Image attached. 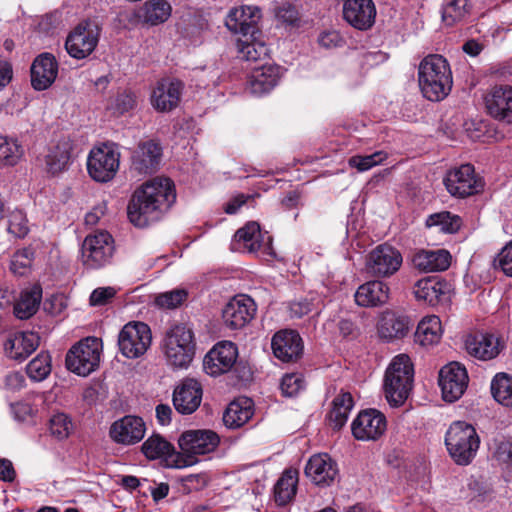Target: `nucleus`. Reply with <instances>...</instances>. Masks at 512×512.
<instances>
[{
  "label": "nucleus",
  "instance_id": "1",
  "mask_svg": "<svg viewBox=\"0 0 512 512\" xmlns=\"http://www.w3.org/2000/svg\"><path fill=\"white\" fill-rule=\"evenodd\" d=\"M174 183L166 177H155L138 188L127 207V215L132 224L145 227L158 218L175 201Z\"/></svg>",
  "mask_w": 512,
  "mask_h": 512
},
{
  "label": "nucleus",
  "instance_id": "2",
  "mask_svg": "<svg viewBox=\"0 0 512 512\" xmlns=\"http://www.w3.org/2000/svg\"><path fill=\"white\" fill-rule=\"evenodd\" d=\"M418 81L421 92L430 101H440L451 91L452 72L447 60L438 54L426 56L419 64Z\"/></svg>",
  "mask_w": 512,
  "mask_h": 512
},
{
  "label": "nucleus",
  "instance_id": "3",
  "mask_svg": "<svg viewBox=\"0 0 512 512\" xmlns=\"http://www.w3.org/2000/svg\"><path fill=\"white\" fill-rule=\"evenodd\" d=\"M168 366L186 369L195 356V335L188 324H176L166 331L161 344Z\"/></svg>",
  "mask_w": 512,
  "mask_h": 512
},
{
  "label": "nucleus",
  "instance_id": "4",
  "mask_svg": "<svg viewBox=\"0 0 512 512\" xmlns=\"http://www.w3.org/2000/svg\"><path fill=\"white\" fill-rule=\"evenodd\" d=\"M413 365L408 355L395 356L384 378V392L391 406H401L408 398L413 385Z\"/></svg>",
  "mask_w": 512,
  "mask_h": 512
},
{
  "label": "nucleus",
  "instance_id": "5",
  "mask_svg": "<svg viewBox=\"0 0 512 512\" xmlns=\"http://www.w3.org/2000/svg\"><path fill=\"white\" fill-rule=\"evenodd\" d=\"M479 444L475 428L464 421L453 422L446 431V448L458 465H468L476 456Z\"/></svg>",
  "mask_w": 512,
  "mask_h": 512
},
{
  "label": "nucleus",
  "instance_id": "6",
  "mask_svg": "<svg viewBox=\"0 0 512 512\" xmlns=\"http://www.w3.org/2000/svg\"><path fill=\"white\" fill-rule=\"evenodd\" d=\"M101 352L102 342L96 337H87L68 351L66 367L79 376H88L99 366Z\"/></svg>",
  "mask_w": 512,
  "mask_h": 512
},
{
  "label": "nucleus",
  "instance_id": "7",
  "mask_svg": "<svg viewBox=\"0 0 512 512\" xmlns=\"http://www.w3.org/2000/svg\"><path fill=\"white\" fill-rule=\"evenodd\" d=\"M114 254V240L106 231H99L85 237L81 246L84 266L99 269L108 265Z\"/></svg>",
  "mask_w": 512,
  "mask_h": 512
},
{
  "label": "nucleus",
  "instance_id": "8",
  "mask_svg": "<svg viewBox=\"0 0 512 512\" xmlns=\"http://www.w3.org/2000/svg\"><path fill=\"white\" fill-rule=\"evenodd\" d=\"M151 343L150 327L143 322H129L118 334L119 351L128 359H137L143 356Z\"/></svg>",
  "mask_w": 512,
  "mask_h": 512
},
{
  "label": "nucleus",
  "instance_id": "9",
  "mask_svg": "<svg viewBox=\"0 0 512 512\" xmlns=\"http://www.w3.org/2000/svg\"><path fill=\"white\" fill-rule=\"evenodd\" d=\"M101 28L95 20L80 22L68 35L65 43L68 54L75 59L88 57L97 47Z\"/></svg>",
  "mask_w": 512,
  "mask_h": 512
},
{
  "label": "nucleus",
  "instance_id": "10",
  "mask_svg": "<svg viewBox=\"0 0 512 512\" xmlns=\"http://www.w3.org/2000/svg\"><path fill=\"white\" fill-rule=\"evenodd\" d=\"M120 154L110 144L94 148L87 159V170L92 179L97 182L112 180L119 169Z\"/></svg>",
  "mask_w": 512,
  "mask_h": 512
},
{
  "label": "nucleus",
  "instance_id": "11",
  "mask_svg": "<svg viewBox=\"0 0 512 512\" xmlns=\"http://www.w3.org/2000/svg\"><path fill=\"white\" fill-rule=\"evenodd\" d=\"M447 191L455 197L465 198L481 192L484 182L476 175L471 164H463L450 170L444 178Z\"/></svg>",
  "mask_w": 512,
  "mask_h": 512
},
{
  "label": "nucleus",
  "instance_id": "12",
  "mask_svg": "<svg viewBox=\"0 0 512 512\" xmlns=\"http://www.w3.org/2000/svg\"><path fill=\"white\" fill-rule=\"evenodd\" d=\"M402 261V255L397 249L382 244L369 253L366 270L367 273L377 278L390 277L400 269Z\"/></svg>",
  "mask_w": 512,
  "mask_h": 512
},
{
  "label": "nucleus",
  "instance_id": "13",
  "mask_svg": "<svg viewBox=\"0 0 512 512\" xmlns=\"http://www.w3.org/2000/svg\"><path fill=\"white\" fill-rule=\"evenodd\" d=\"M439 385L445 401L454 402L458 400L468 385L466 368L458 362L445 365L439 372Z\"/></svg>",
  "mask_w": 512,
  "mask_h": 512
},
{
  "label": "nucleus",
  "instance_id": "14",
  "mask_svg": "<svg viewBox=\"0 0 512 512\" xmlns=\"http://www.w3.org/2000/svg\"><path fill=\"white\" fill-rule=\"evenodd\" d=\"M385 416L375 409L360 412L351 424L355 439L360 441H375L386 431Z\"/></svg>",
  "mask_w": 512,
  "mask_h": 512
},
{
  "label": "nucleus",
  "instance_id": "15",
  "mask_svg": "<svg viewBox=\"0 0 512 512\" xmlns=\"http://www.w3.org/2000/svg\"><path fill=\"white\" fill-rule=\"evenodd\" d=\"M256 310L252 298L246 295L235 296L223 308V322L232 330L241 329L254 318Z\"/></svg>",
  "mask_w": 512,
  "mask_h": 512
},
{
  "label": "nucleus",
  "instance_id": "16",
  "mask_svg": "<svg viewBox=\"0 0 512 512\" xmlns=\"http://www.w3.org/2000/svg\"><path fill=\"white\" fill-rule=\"evenodd\" d=\"M261 11L257 6H241L230 10L226 17V27L243 37H254L259 33L258 23Z\"/></svg>",
  "mask_w": 512,
  "mask_h": 512
},
{
  "label": "nucleus",
  "instance_id": "17",
  "mask_svg": "<svg viewBox=\"0 0 512 512\" xmlns=\"http://www.w3.org/2000/svg\"><path fill=\"white\" fill-rule=\"evenodd\" d=\"M237 356L238 350L234 343L230 341L220 342L204 357V370L211 376L226 373L234 366Z\"/></svg>",
  "mask_w": 512,
  "mask_h": 512
},
{
  "label": "nucleus",
  "instance_id": "18",
  "mask_svg": "<svg viewBox=\"0 0 512 512\" xmlns=\"http://www.w3.org/2000/svg\"><path fill=\"white\" fill-rule=\"evenodd\" d=\"M236 249H243L255 253L262 249L265 254H272V238L267 232H262L258 222L250 221L238 229L234 235Z\"/></svg>",
  "mask_w": 512,
  "mask_h": 512
},
{
  "label": "nucleus",
  "instance_id": "19",
  "mask_svg": "<svg viewBox=\"0 0 512 512\" xmlns=\"http://www.w3.org/2000/svg\"><path fill=\"white\" fill-rule=\"evenodd\" d=\"M183 88V82L178 79L159 80L151 93L152 106L161 112L171 111L178 106Z\"/></svg>",
  "mask_w": 512,
  "mask_h": 512
},
{
  "label": "nucleus",
  "instance_id": "20",
  "mask_svg": "<svg viewBox=\"0 0 512 512\" xmlns=\"http://www.w3.org/2000/svg\"><path fill=\"white\" fill-rule=\"evenodd\" d=\"M145 432L146 425L141 417L126 415L111 425L110 437L116 443L133 445L143 439Z\"/></svg>",
  "mask_w": 512,
  "mask_h": 512
},
{
  "label": "nucleus",
  "instance_id": "21",
  "mask_svg": "<svg viewBox=\"0 0 512 512\" xmlns=\"http://www.w3.org/2000/svg\"><path fill=\"white\" fill-rule=\"evenodd\" d=\"M218 444L219 437L211 430H190L179 438V446L188 456L210 453Z\"/></svg>",
  "mask_w": 512,
  "mask_h": 512
},
{
  "label": "nucleus",
  "instance_id": "22",
  "mask_svg": "<svg viewBox=\"0 0 512 512\" xmlns=\"http://www.w3.org/2000/svg\"><path fill=\"white\" fill-rule=\"evenodd\" d=\"M202 401V387L195 379L183 380L173 392V405L180 414H192Z\"/></svg>",
  "mask_w": 512,
  "mask_h": 512
},
{
  "label": "nucleus",
  "instance_id": "23",
  "mask_svg": "<svg viewBox=\"0 0 512 512\" xmlns=\"http://www.w3.org/2000/svg\"><path fill=\"white\" fill-rule=\"evenodd\" d=\"M271 346L275 357L283 362H294L303 353L302 338L293 330L278 331L272 338Z\"/></svg>",
  "mask_w": 512,
  "mask_h": 512
},
{
  "label": "nucleus",
  "instance_id": "24",
  "mask_svg": "<svg viewBox=\"0 0 512 512\" xmlns=\"http://www.w3.org/2000/svg\"><path fill=\"white\" fill-rule=\"evenodd\" d=\"M412 327L410 317L393 311H385L377 323L379 337L387 342L403 339Z\"/></svg>",
  "mask_w": 512,
  "mask_h": 512
},
{
  "label": "nucleus",
  "instance_id": "25",
  "mask_svg": "<svg viewBox=\"0 0 512 512\" xmlns=\"http://www.w3.org/2000/svg\"><path fill=\"white\" fill-rule=\"evenodd\" d=\"M58 75V62L51 53L38 55L31 65V85L35 90L49 88Z\"/></svg>",
  "mask_w": 512,
  "mask_h": 512
},
{
  "label": "nucleus",
  "instance_id": "26",
  "mask_svg": "<svg viewBox=\"0 0 512 512\" xmlns=\"http://www.w3.org/2000/svg\"><path fill=\"white\" fill-rule=\"evenodd\" d=\"M486 108L494 119L512 124V86H496L486 96Z\"/></svg>",
  "mask_w": 512,
  "mask_h": 512
},
{
  "label": "nucleus",
  "instance_id": "27",
  "mask_svg": "<svg viewBox=\"0 0 512 512\" xmlns=\"http://www.w3.org/2000/svg\"><path fill=\"white\" fill-rule=\"evenodd\" d=\"M344 19L359 30L370 28L376 16L372 0H346L343 6Z\"/></svg>",
  "mask_w": 512,
  "mask_h": 512
},
{
  "label": "nucleus",
  "instance_id": "28",
  "mask_svg": "<svg viewBox=\"0 0 512 512\" xmlns=\"http://www.w3.org/2000/svg\"><path fill=\"white\" fill-rule=\"evenodd\" d=\"M40 338L33 332L9 333L3 346L5 355L15 361L22 362L39 346Z\"/></svg>",
  "mask_w": 512,
  "mask_h": 512
},
{
  "label": "nucleus",
  "instance_id": "29",
  "mask_svg": "<svg viewBox=\"0 0 512 512\" xmlns=\"http://www.w3.org/2000/svg\"><path fill=\"white\" fill-rule=\"evenodd\" d=\"M281 77V68L275 64H265L255 67L250 75L247 90L255 96L270 92Z\"/></svg>",
  "mask_w": 512,
  "mask_h": 512
},
{
  "label": "nucleus",
  "instance_id": "30",
  "mask_svg": "<svg viewBox=\"0 0 512 512\" xmlns=\"http://www.w3.org/2000/svg\"><path fill=\"white\" fill-rule=\"evenodd\" d=\"M162 157L161 146L153 141L140 143L132 156V167L141 174L154 172Z\"/></svg>",
  "mask_w": 512,
  "mask_h": 512
},
{
  "label": "nucleus",
  "instance_id": "31",
  "mask_svg": "<svg viewBox=\"0 0 512 512\" xmlns=\"http://www.w3.org/2000/svg\"><path fill=\"white\" fill-rule=\"evenodd\" d=\"M466 349L471 356L487 361L498 356L502 346L499 339L494 335L477 333L467 338Z\"/></svg>",
  "mask_w": 512,
  "mask_h": 512
},
{
  "label": "nucleus",
  "instance_id": "32",
  "mask_svg": "<svg viewBox=\"0 0 512 512\" xmlns=\"http://www.w3.org/2000/svg\"><path fill=\"white\" fill-rule=\"evenodd\" d=\"M305 474L316 485H329L337 474L335 463L328 454L312 456L306 467Z\"/></svg>",
  "mask_w": 512,
  "mask_h": 512
},
{
  "label": "nucleus",
  "instance_id": "33",
  "mask_svg": "<svg viewBox=\"0 0 512 512\" xmlns=\"http://www.w3.org/2000/svg\"><path fill=\"white\" fill-rule=\"evenodd\" d=\"M412 263L422 272H440L449 268L451 254L445 249L420 250L414 254Z\"/></svg>",
  "mask_w": 512,
  "mask_h": 512
},
{
  "label": "nucleus",
  "instance_id": "34",
  "mask_svg": "<svg viewBox=\"0 0 512 512\" xmlns=\"http://www.w3.org/2000/svg\"><path fill=\"white\" fill-rule=\"evenodd\" d=\"M389 299V287L386 283L373 280L360 285L355 293V301L362 307H376Z\"/></svg>",
  "mask_w": 512,
  "mask_h": 512
},
{
  "label": "nucleus",
  "instance_id": "35",
  "mask_svg": "<svg viewBox=\"0 0 512 512\" xmlns=\"http://www.w3.org/2000/svg\"><path fill=\"white\" fill-rule=\"evenodd\" d=\"M72 140L69 136H61L52 143L46 155V165L49 172L56 174L65 169L72 151Z\"/></svg>",
  "mask_w": 512,
  "mask_h": 512
},
{
  "label": "nucleus",
  "instance_id": "36",
  "mask_svg": "<svg viewBox=\"0 0 512 512\" xmlns=\"http://www.w3.org/2000/svg\"><path fill=\"white\" fill-rule=\"evenodd\" d=\"M253 403L249 398L232 401L223 414V422L227 428L236 429L247 423L254 414Z\"/></svg>",
  "mask_w": 512,
  "mask_h": 512
},
{
  "label": "nucleus",
  "instance_id": "37",
  "mask_svg": "<svg viewBox=\"0 0 512 512\" xmlns=\"http://www.w3.org/2000/svg\"><path fill=\"white\" fill-rule=\"evenodd\" d=\"M441 320L436 315L424 317L417 325L415 342L423 347L437 344L442 337Z\"/></svg>",
  "mask_w": 512,
  "mask_h": 512
},
{
  "label": "nucleus",
  "instance_id": "38",
  "mask_svg": "<svg viewBox=\"0 0 512 512\" xmlns=\"http://www.w3.org/2000/svg\"><path fill=\"white\" fill-rule=\"evenodd\" d=\"M41 299L42 288L39 285L25 289L14 304V315L21 320L29 319L37 312Z\"/></svg>",
  "mask_w": 512,
  "mask_h": 512
},
{
  "label": "nucleus",
  "instance_id": "39",
  "mask_svg": "<svg viewBox=\"0 0 512 512\" xmlns=\"http://www.w3.org/2000/svg\"><path fill=\"white\" fill-rule=\"evenodd\" d=\"M413 293L418 301L435 305L444 294V286L435 277H425L415 283Z\"/></svg>",
  "mask_w": 512,
  "mask_h": 512
},
{
  "label": "nucleus",
  "instance_id": "40",
  "mask_svg": "<svg viewBox=\"0 0 512 512\" xmlns=\"http://www.w3.org/2000/svg\"><path fill=\"white\" fill-rule=\"evenodd\" d=\"M353 406V398L349 392H342L333 399L329 413V422L333 429L339 430L345 425Z\"/></svg>",
  "mask_w": 512,
  "mask_h": 512
},
{
  "label": "nucleus",
  "instance_id": "41",
  "mask_svg": "<svg viewBox=\"0 0 512 512\" xmlns=\"http://www.w3.org/2000/svg\"><path fill=\"white\" fill-rule=\"evenodd\" d=\"M143 21L150 25H158L169 19L172 7L167 0H148L142 8Z\"/></svg>",
  "mask_w": 512,
  "mask_h": 512
},
{
  "label": "nucleus",
  "instance_id": "42",
  "mask_svg": "<svg viewBox=\"0 0 512 512\" xmlns=\"http://www.w3.org/2000/svg\"><path fill=\"white\" fill-rule=\"evenodd\" d=\"M426 226L438 232L454 234L461 228L462 219L449 211H441L428 216Z\"/></svg>",
  "mask_w": 512,
  "mask_h": 512
},
{
  "label": "nucleus",
  "instance_id": "43",
  "mask_svg": "<svg viewBox=\"0 0 512 512\" xmlns=\"http://www.w3.org/2000/svg\"><path fill=\"white\" fill-rule=\"evenodd\" d=\"M297 481L296 471L287 470L283 473L274 488L275 501L279 505L287 504L294 497Z\"/></svg>",
  "mask_w": 512,
  "mask_h": 512
},
{
  "label": "nucleus",
  "instance_id": "44",
  "mask_svg": "<svg viewBox=\"0 0 512 512\" xmlns=\"http://www.w3.org/2000/svg\"><path fill=\"white\" fill-rule=\"evenodd\" d=\"M239 39L237 43L238 57L246 61H257L268 55V48L254 37H244Z\"/></svg>",
  "mask_w": 512,
  "mask_h": 512
},
{
  "label": "nucleus",
  "instance_id": "45",
  "mask_svg": "<svg viewBox=\"0 0 512 512\" xmlns=\"http://www.w3.org/2000/svg\"><path fill=\"white\" fill-rule=\"evenodd\" d=\"M143 454L150 460L170 456L174 452V447L167 440L158 434L151 435L142 444Z\"/></svg>",
  "mask_w": 512,
  "mask_h": 512
},
{
  "label": "nucleus",
  "instance_id": "46",
  "mask_svg": "<svg viewBox=\"0 0 512 512\" xmlns=\"http://www.w3.org/2000/svg\"><path fill=\"white\" fill-rule=\"evenodd\" d=\"M23 153V147L16 139L0 135V166L16 165Z\"/></svg>",
  "mask_w": 512,
  "mask_h": 512
},
{
  "label": "nucleus",
  "instance_id": "47",
  "mask_svg": "<svg viewBox=\"0 0 512 512\" xmlns=\"http://www.w3.org/2000/svg\"><path fill=\"white\" fill-rule=\"evenodd\" d=\"M491 393L497 402L512 406V377L506 373L496 374L491 382Z\"/></svg>",
  "mask_w": 512,
  "mask_h": 512
},
{
  "label": "nucleus",
  "instance_id": "48",
  "mask_svg": "<svg viewBox=\"0 0 512 512\" xmlns=\"http://www.w3.org/2000/svg\"><path fill=\"white\" fill-rule=\"evenodd\" d=\"M467 13V0H445L442 5V20L448 26L463 20Z\"/></svg>",
  "mask_w": 512,
  "mask_h": 512
},
{
  "label": "nucleus",
  "instance_id": "49",
  "mask_svg": "<svg viewBox=\"0 0 512 512\" xmlns=\"http://www.w3.org/2000/svg\"><path fill=\"white\" fill-rule=\"evenodd\" d=\"M51 372V357L48 353H39L26 367L29 378L35 382L43 381Z\"/></svg>",
  "mask_w": 512,
  "mask_h": 512
},
{
  "label": "nucleus",
  "instance_id": "50",
  "mask_svg": "<svg viewBox=\"0 0 512 512\" xmlns=\"http://www.w3.org/2000/svg\"><path fill=\"white\" fill-rule=\"evenodd\" d=\"M73 429V423L70 417L65 413H55L49 420L50 434L58 440L66 439L72 433Z\"/></svg>",
  "mask_w": 512,
  "mask_h": 512
},
{
  "label": "nucleus",
  "instance_id": "51",
  "mask_svg": "<svg viewBox=\"0 0 512 512\" xmlns=\"http://www.w3.org/2000/svg\"><path fill=\"white\" fill-rule=\"evenodd\" d=\"M387 156L384 151H376L370 155H355L348 160V164L359 172H365L382 164Z\"/></svg>",
  "mask_w": 512,
  "mask_h": 512
},
{
  "label": "nucleus",
  "instance_id": "52",
  "mask_svg": "<svg viewBox=\"0 0 512 512\" xmlns=\"http://www.w3.org/2000/svg\"><path fill=\"white\" fill-rule=\"evenodd\" d=\"M34 252L30 248L17 251L11 260L10 269L15 275H26L32 265Z\"/></svg>",
  "mask_w": 512,
  "mask_h": 512
},
{
  "label": "nucleus",
  "instance_id": "53",
  "mask_svg": "<svg viewBox=\"0 0 512 512\" xmlns=\"http://www.w3.org/2000/svg\"><path fill=\"white\" fill-rule=\"evenodd\" d=\"M8 232L15 238H24L29 232L28 220L21 210H14L8 215Z\"/></svg>",
  "mask_w": 512,
  "mask_h": 512
},
{
  "label": "nucleus",
  "instance_id": "54",
  "mask_svg": "<svg viewBox=\"0 0 512 512\" xmlns=\"http://www.w3.org/2000/svg\"><path fill=\"white\" fill-rule=\"evenodd\" d=\"M136 106V97L130 91H123L117 94L110 104V108L115 114L122 115Z\"/></svg>",
  "mask_w": 512,
  "mask_h": 512
},
{
  "label": "nucleus",
  "instance_id": "55",
  "mask_svg": "<svg viewBox=\"0 0 512 512\" xmlns=\"http://www.w3.org/2000/svg\"><path fill=\"white\" fill-rule=\"evenodd\" d=\"M280 388L285 396H295L304 388V379L301 374H286L281 380Z\"/></svg>",
  "mask_w": 512,
  "mask_h": 512
},
{
  "label": "nucleus",
  "instance_id": "56",
  "mask_svg": "<svg viewBox=\"0 0 512 512\" xmlns=\"http://www.w3.org/2000/svg\"><path fill=\"white\" fill-rule=\"evenodd\" d=\"M186 296L185 290H173L159 295L156 298V303L160 307L172 309L179 306L186 299Z\"/></svg>",
  "mask_w": 512,
  "mask_h": 512
},
{
  "label": "nucleus",
  "instance_id": "57",
  "mask_svg": "<svg viewBox=\"0 0 512 512\" xmlns=\"http://www.w3.org/2000/svg\"><path fill=\"white\" fill-rule=\"evenodd\" d=\"M116 294L113 287H99L93 290L90 295V305L101 306L107 304Z\"/></svg>",
  "mask_w": 512,
  "mask_h": 512
},
{
  "label": "nucleus",
  "instance_id": "58",
  "mask_svg": "<svg viewBox=\"0 0 512 512\" xmlns=\"http://www.w3.org/2000/svg\"><path fill=\"white\" fill-rule=\"evenodd\" d=\"M498 266L503 273L512 277V240L498 254Z\"/></svg>",
  "mask_w": 512,
  "mask_h": 512
},
{
  "label": "nucleus",
  "instance_id": "59",
  "mask_svg": "<svg viewBox=\"0 0 512 512\" xmlns=\"http://www.w3.org/2000/svg\"><path fill=\"white\" fill-rule=\"evenodd\" d=\"M11 412L17 421L25 422L33 417L34 410L29 403L17 402L11 404Z\"/></svg>",
  "mask_w": 512,
  "mask_h": 512
},
{
  "label": "nucleus",
  "instance_id": "60",
  "mask_svg": "<svg viewBox=\"0 0 512 512\" xmlns=\"http://www.w3.org/2000/svg\"><path fill=\"white\" fill-rule=\"evenodd\" d=\"M494 456L502 463L512 462V442L508 440H500L497 442Z\"/></svg>",
  "mask_w": 512,
  "mask_h": 512
},
{
  "label": "nucleus",
  "instance_id": "61",
  "mask_svg": "<svg viewBox=\"0 0 512 512\" xmlns=\"http://www.w3.org/2000/svg\"><path fill=\"white\" fill-rule=\"evenodd\" d=\"M67 304L63 295H52L44 302V309L53 315L60 314Z\"/></svg>",
  "mask_w": 512,
  "mask_h": 512
},
{
  "label": "nucleus",
  "instance_id": "62",
  "mask_svg": "<svg viewBox=\"0 0 512 512\" xmlns=\"http://www.w3.org/2000/svg\"><path fill=\"white\" fill-rule=\"evenodd\" d=\"M318 42L322 47L329 49L340 46L343 39L337 31H327L319 35Z\"/></svg>",
  "mask_w": 512,
  "mask_h": 512
},
{
  "label": "nucleus",
  "instance_id": "63",
  "mask_svg": "<svg viewBox=\"0 0 512 512\" xmlns=\"http://www.w3.org/2000/svg\"><path fill=\"white\" fill-rule=\"evenodd\" d=\"M312 303L307 299L291 302L289 312L291 317L301 318L311 312Z\"/></svg>",
  "mask_w": 512,
  "mask_h": 512
},
{
  "label": "nucleus",
  "instance_id": "64",
  "mask_svg": "<svg viewBox=\"0 0 512 512\" xmlns=\"http://www.w3.org/2000/svg\"><path fill=\"white\" fill-rule=\"evenodd\" d=\"M25 378L20 372L8 373L5 377V387L11 391H18L24 387Z\"/></svg>",
  "mask_w": 512,
  "mask_h": 512
}]
</instances>
